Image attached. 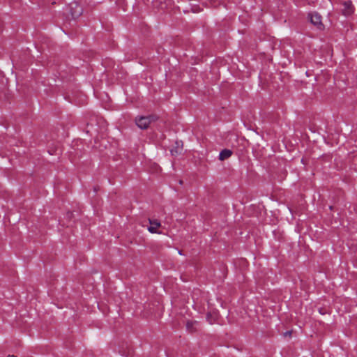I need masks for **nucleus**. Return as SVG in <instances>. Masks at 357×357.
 I'll return each instance as SVG.
<instances>
[{
  "label": "nucleus",
  "instance_id": "1",
  "mask_svg": "<svg viewBox=\"0 0 357 357\" xmlns=\"http://www.w3.org/2000/svg\"><path fill=\"white\" fill-rule=\"evenodd\" d=\"M156 118L153 116H139L136 118L135 122L137 126L141 128V129H146L149 124L153 121H155Z\"/></svg>",
  "mask_w": 357,
  "mask_h": 357
},
{
  "label": "nucleus",
  "instance_id": "7",
  "mask_svg": "<svg viewBox=\"0 0 357 357\" xmlns=\"http://www.w3.org/2000/svg\"><path fill=\"white\" fill-rule=\"evenodd\" d=\"M197 324L196 321H188L186 323V328H187V330L190 332H192L194 328H193V326L194 324Z\"/></svg>",
  "mask_w": 357,
  "mask_h": 357
},
{
  "label": "nucleus",
  "instance_id": "5",
  "mask_svg": "<svg viewBox=\"0 0 357 357\" xmlns=\"http://www.w3.org/2000/svg\"><path fill=\"white\" fill-rule=\"evenodd\" d=\"M231 155H232V151L229 149H225L220 151L218 158L220 160L223 161V160L230 158L231 156Z\"/></svg>",
  "mask_w": 357,
  "mask_h": 357
},
{
  "label": "nucleus",
  "instance_id": "4",
  "mask_svg": "<svg viewBox=\"0 0 357 357\" xmlns=\"http://www.w3.org/2000/svg\"><path fill=\"white\" fill-rule=\"evenodd\" d=\"M150 226L148 227L149 231L151 233H157V229L160 227V222L157 220H149Z\"/></svg>",
  "mask_w": 357,
  "mask_h": 357
},
{
  "label": "nucleus",
  "instance_id": "6",
  "mask_svg": "<svg viewBox=\"0 0 357 357\" xmlns=\"http://www.w3.org/2000/svg\"><path fill=\"white\" fill-rule=\"evenodd\" d=\"M75 8L77 10H75V12H72L71 14H72L73 17H77L79 16L82 12V8L79 6H78L77 4H75Z\"/></svg>",
  "mask_w": 357,
  "mask_h": 357
},
{
  "label": "nucleus",
  "instance_id": "8",
  "mask_svg": "<svg viewBox=\"0 0 357 357\" xmlns=\"http://www.w3.org/2000/svg\"><path fill=\"white\" fill-rule=\"evenodd\" d=\"M207 319L208 320V321L212 324L213 323V321L211 320V315L208 314H207Z\"/></svg>",
  "mask_w": 357,
  "mask_h": 357
},
{
  "label": "nucleus",
  "instance_id": "3",
  "mask_svg": "<svg viewBox=\"0 0 357 357\" xmlns=\"http://www.w3.org/2000/svg\"><path fill=\"white\" fill-rule=\"evenodd\" d=\"M342 12L345 16H349L354 11V6L351 1H344L342 3Z\"/></svg>",
  "mask_w": 357,
  "mask_h": 357
},
{
  "label": "nucleus",
  "instance_id": "2",
  "mask_svg": "<svg viewBox=\"0 0 357 357\" xmlns=\"http://www.w3.org/2000/svg\"><path fill=\"white\" fill-rule=\"evenodd\" d=\"M308 18L310 22L317 26L318 29H322L324 25L321 22V16L318 13H310L308 14Z\"/></svg>",
  "mask_w": 357,
  "mask_h": 357
}]
</instances>
